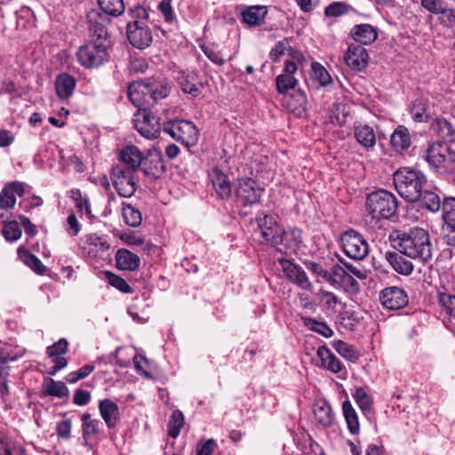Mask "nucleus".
I'll return each mask as SVG.
<instances>
[{
    "mask_svg": "<svg viewBox=\"0 0 455 455\" xmlns=\"http://www.w3.org/2000/svg\"><path fill=\"white\" fill-rule=\"evenodd\" d=\"M392 246L412 259L427 262L433 255V245L429 234L420 228H413L407 232L395 231L389 236Z\"/></svg>",
    "mask_w": 455,
    "mask_h": 455,
    "instance_id": "f257e3e1",
    "label": "nucleus"
},
{
    "mask_svg": "<svg viewBox=\"0 0 455 455\" xmlns=\"http://www.w3.org/2000/svg\"><path fill=\"white\" fill-rule=\"evenodd\" d=\"M394 184L397 193L408 202H418L420 191L425 188L427 179L419 171L410 168H400L393 175Z\"/></svg>",
    "mask_w": 455,
    "mask_h": 455,
    "instance_id": "f03ea898",
    "label": "nucleus"
},
{
    "mask_svg": "<svg viewBox=\"0 0 455 455\" xmlns=\"http://www.w3.org/2000/svg\"><path fill=\"white\" fill-rule=\"evenodd\" d=\"M422 157L440 174L447 175L455 172V151L446 143L429 144Z\"/></svg>",
    "mask_w": 455,
    "mask_h": 455,
    "instance_id": "7ed1b4c3",
    "label": "nucleus"
},
{
    "mask_svg": "<svg viewBox=\"0 0 455 455\" xmlns=\"http://www.w3.org/2000/svg\"><path fill=\"white\" fill-rule=\"evenodd\" d=\"M398 207L395 196L384 189L371 193L366 198V210L373 220H388Z\"/></svg>",
    "mask_w": 455,
    "mask_h": 455,
    "instance_id": "20e7f679",
    "label": "nucleus"
},
{
    "mask_svg": "<svg viewBox=\"0 0 455 455\" xmlns=\"http://www.w3.org/2000/svg\"><path fill=\"white\" fill-rule=\"evenodd\" d=\"M163 130L174 140L189 148L197 142V129L187 120H172L163 124Z\"/></svg>",
    "mask_w": 455,
    "mask_h": 455,
    "instance_id": "39448f33",
    "label": "nucleus"
},
{
    "mask_svg": "<svg viewBox=\"0 0 455 455\" xmlns=\"http://www.w3.org/2000/svg\"><path fill=\"white\" fill-rule=\"evenodd\" d=\"M108 49L100 42L91 41L78 49L77 60L86 68H98L108 60Z\"/></svg>",
    "mask_w": 455,
    "mask_h": 455,
    "instance_id": "423d86ee",
    "label": "nucleus"
},
{
    "mask_svg": "<svg viewBox=\"0 0 455 455\" xmlns=\"http://www.w3.org/2000/svg\"><path fill=\"white\" fill-rule=\"evenodd\" d=\"M135 173L125 169L124 165L116 164L112 167L110 179L118 195L122 197H131L137 190Z\"/></svg>",
    "mask_w": 455,
    "mask_h": 455,
    "instance_id": "0eeeda50",
    "label": "nucleus"
},
{
    "mask_svg": "<svg viewBox=\"0 0 455 455\" xmlns=\"http://www.w3.org/2000/svg\"><path fill=\"white\" fill-rule=\"evenodd\" d=\"M136 130L147 139H156L162 129L159 117L146 108H139L133 118Z\"/></svg>",
    "mask_w": 455,
    "mask_h": 455,
    "instance_id": "6e6552de",
    "label": "nucleus"
},
{
    "mask_svg": "<svg viewBox=\"0 0 455 455\" xmlns=\"http://www.w3.org/2000/svg\"><path fill=\"white\" fill-rule=\"evenodd\" d=\"M342 247L345 253L351 259L361 260L369 252L366 240L355 230L345 232L341 236Z\"/></svg>",
    "mask_w": 455,
    "mask_h": 455,
    "instance_id": "1a4fd4ad",
    "label": "nucleus"
},
{
    "mask_svg": "<svg viewBox=\"0 0 455 455\" xmlns=\"http://www.w3.org/2000/svg\"><path fill=\"white\" fill-rule=\"evenodd\" d=\"M88 29L94 43L100 42L106 47H110V40L107 29L108 18L97 10H91L87 13Z\"/></svg>",
    "mask_w": 455,
    "mask_h": 455,
    "instance_id": "9d476101",
    "label": "nucleus"
},
{
    "mask_svg": "<svg viewBox=\"0 0 455 455\" xmlns=\"http://www.w3.org/2000/svg\"><path fill=\"white\" fill-rule=\"evenodd\" d=\"M258 230L261 236L260 242L275 247L282 240L279 239L282 227L278 225L274 217L270 215L259 214L256 218Z\"/></svg>",
    "mask_w": 455,
    "mask_h": 455,
    "instance_id": "9b49d317",
    "label": "nucleus"
},
{
    "mask_svg": "<svg viewBox=\"0 0 455 455\" xmlns=\"http://www.w3.org/2000/svg\"><path fill=\"white\" fill-rule=\"evenodd\" d=\"M261 191L254 180H240L235 188L236 202L244 207L256 204L259 202Z\"/></svg>",
    "mask_w": 455,
    "mask_h": 455,
    "instance_id": "f8f14e48",
    "label": "nucleus"
},
{
    "mask_svg": "<svg viewBox=\"0 0 455 455\" xmlns=\"http://www.w3.org/2000/svg\"><path fill=\"white\" fill-rule=\"evenodd\" d=\"M129 42L138 49H145L152 43V34L144 21L134 20L127 24Z\"/></svg>",
    "mask_w": 455,
    "mask_h": 455,
    "instance_id": "ddd939ff",
    "label": "nucleus"
},
{
    "mask_svg": "<svg viewBox=\"0 0 455 455\" xmlns=\"http://www.w3.org/2000/svg\"><path fill=\"white\" fill-rule=\"evenodd\" d=\"M443 240L455 246V197H445L443 201Z\"/></svg>",
    "mask_w": 455,
    "mask_h": 455,
    "instance_id": "4468645a",
    "label": "nucleus"
},
{
    "mask_svg": "<svg viewBox=\"0 0 455 455\" xmlns=\"http://www.w3.org/2000/svg\"><path fill=\"white\" fill-rule=\"evenodd\" d=\"M379 299L384 307L392 310L403 308L409 302L407 293L396 286L384 289L380 292Z\"/></svg>",
    "mask_w": 455,
    "mask_h": 455,
    "instance_id": "2eb2a0df",
    "label": "nucleus"
},
{
    "mask_svg": "<svg viewBox=\"0 0 455 455\" xmlns=\"http://www.w3.org/2000/svg\"><path fill=\"white\" fill-rule=\"evenodd\" d=\"M344 60L352 70L362 71L368 66L369 54L361 44H352L348 46Z\"/></svg>",
    "mask_w": 455,
    "mask_h": 455,
    "instance_id": "dca6fc26",
    "label": "nucleus"
},
{
    "mask_svg": "<svg viewBox=\"0 0 455 455\" xmlns=\"http://www.w3.org/2000/svg\"><path fill=\"white\" fill-rule=\"evenodd\" d=\"M280 264L286 276L303 290L310 291L313 287L305 271L288 259H281Z\"/></svg>",
    "mask_w": 455,
    "mask_h": 455,
    "instance_id": "f3484780",
    "label": "nucleus"
},
{
    "mask_svg": "<svg viewBox=\"0 0 455 455\" xmlns=\"http://www.w3.org/2000/svg\"><path fill=\"white\" fill-rule=\"evenodd\" d=\"M145 157L140 148L134 145H128L119 152V160L125 169L136 172L142 165Z\"/></svg>",
    "mask_w": 455,
    "mask_h": 455,
    "instance_id": "a211bd4d",
    "label": "nucleus"
},
{
    "mask_svg": "<svg viewBox=\"0 0 455 455\" xmlns=\"http://www.w3.org/2000/svg\"><path fill=\"white\" fill-rule=\"evenodd\" d=\"M279 239L282 241L276 243L275 248L281 253L288 254L295 251L302 242L301 231L296 228L288 230L282 228Z\"/></svg>",
    "mask_w": 455,
    "mask_h": 455,
    "instance_id": "6ab92c4d",
    "label": "nucleus"
},
{
    "mask_svg": "<svg viewBox=\"0 0 455 455\" xmlns=\"http://www.w3.org/2000/svg\"><path fill=\"white\" fill-rule=\"evenodd\" d=\"M127 93L132 104L139 108L150 104L148 80L131 83Z\"/></svg>",
    "mask_w": 455,
    "mask_h": 455,
    "instance_id": "aec40b11",
    "label": "nucleus"
},
{
    "mask_svg": "<svg viewBox=\"0 0 455 455\" xmlns=\"http://www.w3.org/2000/svg\"><path fill=\"white\" fill-rule=\"evenodd\" d=\"M297 65L291 60L285 61L283 73L277 76L275 79L276 89L279 93H285L290 89H293L297 85V79L293 75L297 72Z\"/></svg>",
    "mask_w": 455,
    "mask_h": 455,
    "instance_id": "412c9836",
    "label": "nucleus"
},
{
    "mask_svg": "<svg viewBox=\"0 0 455 455\" xmlns=\"http://www.w3.org/2000/svg\"><path fill=\"white\" fill-rule=\"evenodd\" d=\"M209 179L217 195L221 199H228L232 195L230 182L228 177L218 168H213L209 172Z\"/></svg>",
    "mask_w": 455,
    "mask_h": 455,
    "instance_id": "4be33fe9",
    "label": "nucleus"
},
{
    "mask_svg": "<svg viewBox=\"0 0 455 455\" xmlns=\"http://www.w3.org/2000/svg\"><path fill=\"white\" fill-rule=\"evenodd\" d=\"M140 169L145 176L152 180L160 178L165 172V165L159 154L145 157Z\"/></svg>",
    "mask_w": 455,
    "mask_h": 455,
    "instance_id": "5701e85b",
    "label": "nucleus"
},
{
    "mask_svg": "<svg viewBox=\"0 0 455 455\" xmlns=\"http://www.w3.org/2000/svg\"><path fill=\"white\" fill-rule=\"evenodd\" d=\"M350 36L355 42L367 45L377 40L378 31L377 28L371 24H358L352 28Z\"/></svg>",
    "mask_w": 455,
    "mask_h": 455,
    "instance_id": "b1692460",
    "label": "nucleus"
},
{
    "mask_svg": "<svg viewBox=\"0 0 455 455\" xmlns=\"http://www.w3.org/2000/svg\"><path fill=\"white\" fill-rule=\"evenodd\" d=\"M99 410L108 427L110 429L114 428L117 424L120 415L118 405L109 399H103L99 403Z\"/></svg>",
    "mask_w": 455,
    "mask_h": 455,
    "instance_id": "393cba45",
    "label": "nucleus"
},
{
    "mask_svg": "<svg viewBox=\"0 0 455 455\" xmlns=\"http://www.w3.org/2000/svg\"><path fill=\"white\" fill-rule=\"evenodd\" d=\"M116 266L120 270L134 271L140 263V257L127 249H119L116 253Z\"/></svg>",
    "mask_w": 455,
    "mask_h": 455,
    "instance_id": "a878e982",
    "label": "nucleus"
},
{
    "mask_svg": "<svg viewBox=\"0 0 455 455\" xmlns=\"http://www.w3.org/2000/svg\"><path fill=\"white\" fill-rule=\"evenodd\" d=\"M354 137L364 148H373L376 145V134L373 128L368 124H358L354 127Z\"/></svg>",
    "mask_w": 455,
    "mask_h": 455,
    "instance_id": "bb28decb",
    "label": "nucleus"
},
{
    "mask_svg": "<svg viewBox=\"0 0 455 455\" xmlns=\"http://www.w3.org/2000/svg\"><path fill=\"white\" fill-rule=\"evenodd\" d=\"M403 255L400 252L387 251L385 258L395 272L403 275H409L412 273L414 266L410 260L405 259Z\"/></svg>",
    "mask_w": 455,
    "mask_h": 455,
    "instance_id": "cd10ccee",
    "label": "nucleus"
},
{
    "mask_svg": "<svg viewBox=\"0 0 455 455\" xmlns=\"http://www.w3.org/2000/svg\"><path fill=\"white\" fill-rule=\"evenodd\" d=\"M421 196L419 201L422 205L431 212H437L443 207V202L435 189H432L431 186L427 183L425 188L420 191Z\"/></svg>",
    "mask_w": 455,
    "mask_h": 455,
    "instance_id": "c85d7f7f",
    "label": "nucleus"
},
{
    "mask_svg": "<svg viewBox=\"0 0 455 455\" xmlns=\"http://www.w3.org/2000/svg\"><path fill=\"white\" fill-rule=\"evenodd\" d=\"M76 85V79L66 73L60 74L55 80V90L60 99L69 98Z\"/></svg>",
    "mask_w": 455,
    "mask_h": 455,
    "instance_id": "c756f323",
    "label": "nucleus"
},
{
    "mask_svg": "<svg viewBox=\"0 0 455 455\" xmlns=\"http://www.w3.org/2000/svg\"><path fill=\"white\" fill-rule=\"evenodd\" d=\"M149 100L156 102L157 100L166 98L172 89L167 80L148 79Z\"/></svg>",
    "mask_w": 455,
    "mask_h": 455,
    "instance_id": "7c9ffc66",
    "label": "nucleus"
},
{
    "mask_svg": "<svg viewBox=\"0 0 455 455\" xmlns=\"http://www.w3.org/2000/svg\"><path fill=\"white\" fill-rule=\"evenodd\" d=\"M390 143L396 151L408 149L411 144L409 130L405 126L399 125L392 133Z\"/></svg>",
    "mask_w": 455,
    "mask_h": 455,
    "instance_id": "2f4dec72",
    "label": "nucleus"
},
{
    "mask_svg": "<svg viewBox=\"0 0 455 455\" xmlns=\"http://www.w3.org/2000/svg\"><path fill=\"white\" fill-rule=\"evenodd\" d=\"M317 355L320 358L321 365L323 368L332 371L333 373H339L341 371V363L325 346L318 347Z\"/></svg>",
    "mask_w": 455,
    "mask_h": 455,
    "instance_id": "473e14b6",
    "label": "nucleus"
},
{
    "mask_svg": "<svg viewBox=\"0 0 455 455\" xmlns=\"http://www.w3.org/2000/svg\"><path fill=\"white\" fill-rule=\"evenodd\" d=\"M267 13V11L265 6H251L243 12V20L249 26H258L264 20Z\"/></svg>",
    "mask_w": 455,
    "mask_h": 455,
    "instance_id": "72a5a7b5",
    "label": "nucleus"
},
{
    "mask_svg": "<svg viewBox=\"0 0 455 455\" xmlns=\"http://www.w3.org/2000/svg\"><path fill=\"white\" fill-rule=\"evenodd\" d=\"M433 131L443 139L455 140V129L451 123L443 117L436 118L432 124Z\"/></svg>",
    "mask_w": 455,
    "mask_h": 455,
    "instance_id": "f704fd0d",
    "label": "nucleus"
},
{
    "mask_svg": "<svg viewBox=\"0 0 455 455\" xmlns=\"http://www.w3.org/2000/svg\"><path fill=\"white\" fill-rule=\"evenodd\" d=\"M82 419V430L83 438L87 441L92 436H94L100 432V421L96 419H92L90 413H84L81 417Z\"/></svg>",
    "mask_w": 455,
    "mask_h": 455,
    "instance_id": "c9c22d12",
    "label": "nucleus"
},
{
    "mask_svg": "<svg viewBox=\"0 0 455 455\" xmlns=\"http://www.w3.org/2000/svg\"><path fill=\"white\" fill-rule=\"evenodd\" d=\"M342 411L350 433L353 435L358 434L360 430L358 417L348 400L343 402Z\"/></svg>",
    "mask_w": 455,
    "mask_h": 455,
    "instance_id": "e433bc0d",
    "label": "nucleus"
},
{
    "mask_svg": "<svg viewBox=\"0 0 455 455\" xmlns=\"http://www.w3.org/2000/svg\"><path fill=\"white\" fill-rule=\"evenodd\" d=\"M44 393L59 398L68 397L69 395L68 388L63 382L56 381L51 378L44 383Z\"/></svg>",
    "mask_w": 455,
    "mask_h": 455,
    "instance_id": "4c0bfd02",
    "label": "nucleus"
},
{
    "mask_svg": "<svg viewBox=\"0 0 455 455\" xmlns=\"http://www.w3.org/2000/svg\"><path fill=\"white\" fill-rule=\"evenodd\" d=\"M18 255L20 259L31 269L37 274H43L45 271V267L41 260L34 254L29 252L28 250L19 248Z\"/></svg>",
    "mask_w": 455,
    "mask_h": 455,
    "instance_id": "58836bf2",
    "label": "nucleus"
},
{
    "mask_svg": "<svg viewBox=\"0 0 455 455\" xmlns=\"http://www.w3.org/2000/svg\"><path fill=\"white\" fill-rule=\"evenodd\" d=\"M122 214L127 225L136 228L141 224V212L130 204L123 203Z\"/></svg>",
    "mask_w": 455,
    "mask_h": 455,
    "instance_id": "ea45409f",
    "label": "nucleus"
},
{
    "mask_svg": "<svg viewBox=\"0 0 455 455\" xmlns=\"http://www.w3.org/2000/svg\"><path fill=\"white\" fill-rule=\"evenodd\" d=\"M98 4L105 14L119 16L124 12L123 0H98Z\"/></svg>",
    "mask_w": 455,
    "mask_h": 455,
    "instance_id": "a19ab883",
    "label": "nucleus"
},
{
    "mask_svg": "<svg viewBox=\"0 0 455 455\" xmlns=\"http://www.w3.org/2000/svg\"><path fill=\"white\" fill-rule=\"evenodd\" d=\"M314 415L315 419L323 427H329L332 423L333 417L331 408L327 404L315 405Z\"/></svg>",
    "mask_w": 455,
    "mask_h": 455,
    "instance_id": "79ce46f5",
    "label": "nucleus"
},
{
    "mask_svg": "<svg viewBox=\"0 0 455 455\" xmlns=\"http://www.w3.org/2000/svg\"><path fill=\"white\" fill-rule=\"evenodd\" d=\"M184 425V416L182 412L176 410L172 412L168 422V435L176 438L180 432V428Z\"/></svg>",
    "mask_w": 455,
    "mask_h": 455,
    "instance_id": "37998d69",
    "label": "nucleus"
},
{
    "mask_svg": "<svg viewBox=\"0 0 455 455\" xmlns=\"http://www.w3.org/2000/svg\"><path fill=\"white\" fill-rule=\"evenodd\" d=\"M0 455H28L26 450L14 442L7 439H0Z\"/></svg>",
    "mask_w": 455,
    "mask_h": 455,
    "instance_id": "c03bdc74",
    "label": "nucleus"
},
{
    "mask_svg": "<svg viewBox=\"0 0 455 455\" xmlns=\"http://www.w3.org/2000/svg\"><path fill=\"white\" fill-rule=\"evenodd\" d=\"M353 396L363 413H367L371 411L372 400L363 387H357Z\"/></svg>",
    "mask_w": 455,
    "mask_h": 455,
    "instance_id": "a18cd8bd",
    "label": "nucleus"
},
{
    "mask_svg": "<svg viewBox=\"0 0 455 455\" xmlns=\"http://www.w3.org/2000/svg\"><path fill=\"white\" fill-rule=\"evenodd\" d=\"M304 324L310 330L329 338L333 334L332 330L323 322H318L310 317L302 318Z\"/></svg>",
    "mask_w": 455,
    "mask_h": 455,
    "instance_id": "49530a36",
    "label": "nucleus"
},
{
    "mask_svg": "<svg viewBox=\"0 0 455 455\" xmlns=\"http://www.w3.org/2000/svg\"><path fill=\"white\" fill-rule=\"evenodd\" d=\"M179 83L184 92L196 96L197 76L196 74H182L179 78Z\"/></svg>",
    "mask_w": 455,
    "mask_h": 455,
    "instance_id": "de8ad7c7",
    "label": "nucleus"
},
{
    "mask_svg": "<svg viewBox=\"0 0 455 455\" xmlns=\"http://www.w3.org/2000/svg\"><path fill=\"white\" fill-rule=\"evenodd\" d=\"M334 275L337 277V286L339 287L348 289L354 288L358 284L356 280L340 265L339 266L338 272Z\"/></svg>",
    "mask_w": 455,
    "mask_h": 455,
    "instance_id": "09e8293b",
    "label": "nucleus"
},
{
    "mask_svg": "<svg viewBox=\"0 0 455 455\" xmlns=\"http://www.w3.org/2000/svg\"><path fill=\"white\" fill-rule=\"evenodd\" d=\"M312 78L317 80L323 86L329 85L332 79L328 71L319 63L312 64Z\"/></svg>",
    "mask_w": 455,
    "mask_h": 455,
    "instance_id": "8fccbe9b",
    "label": "nucleus"
},
{
    "mask_svg": "<svg viewBox=\"0 0 455 455\" xmlns=\"http://www.w3.org/2000/svg\"><path fill=\"white\" fill-rule=\"evenodd\" d=\"M2 234L7 241L18 240L21 235L19 223L15 220L5 223L2 228Z\"/></svg>",
    "mask_w": 455,
    "mask_h": 455,
    "instance_id": "3c124183",
    "label": "nucleus"
},
{
    "mask_svg": "<svg viewBox=\"0 0 455 455\" xmlns=\"http://www.w3.org/2000/svg\"><path fill=\"white\" fill-rule=\"evenodd\" d=\"M10 371L11 367L6 364L5 360L3 361V363L0 364V395L2 399H4L10 394L8 387Z\"/></svg>",
    "mask_w": 455,
    "mask_h": 455,
    "instance_id": "603ef678",
    "label": "nucleus"
},
{
    "mask_svg": "<svg viewBox=\"0 0 455 455\" xmlns=\"http://www.w3.org/2000/svg\"><path fill=\"white\" fill-rule=\"evenodd\" d=\"M334 347L337 352L348 361L353 362L358 358V354L353 347L344 341L338 340L335 342Z\"/></svg>",
    "mask_w": 455,
    "mask_h": 455,
    "instance_id": "864d4df0",
    "label": "nucleus"
},
{
    "mask_svg": "<svg viewBox=\"0 0 455 455\" xmlns=\"http://www.w3.org/2000/svg\"><path fill=\"white\" fill-rule=\"evenodd\" d=\"M438 301L446 314L451 317H455V295L439 293Z\"/></svg>",
    "mask_w": 455,
    "mask_h": 455,
    "instance_id": "5fc2aeb1",
    "label": "nucleus"
},
{
    "mask_svg": "<svg viewBox=\"0 0 455 455\" xmlns=\"http://www.w3.org/2000/svg\"><path fill=\"white\" fill-rule=\"evenodd\" d=\"M106 276L108 283L118 289L120 291L124 293H130L132 291V288L129 283L122 277L110 272H106Z\"/></svg>",
    "mask_w": 455,
    "mask_h": 455,
    "instance_id": "6e6d98bb",
    "label": "nucleus"
},
{
    "mask_svg": "<svg viewBox=\"0 0 455 455\" xmlns=\"http://www.w3.org/2000/svg\"><path fill=\"white\" fill-rule=\"evenodd\" d=\"M94 371V366L92 364H86L77 371L70 372L66 380L69 383H76L80 379L86 378Z\"/></svg>",
    "mask_w": 455,
    "mask_h": 455,
    "instance_id": "4d7b16f0",
    "label": "nucleus"
},
{
    "mask_svg": "<svg viewBox=\"0 0 455 455\" xmlns=\"http://www.w3.org/2000/svg\"><path fill=\"white\" fill-rule=\"evenodd\" d=\"M68 343L66 339H60L53 345L47 347V355L49 357L60 356L68 352Z\"/></svg>",
    "mask_w": 455,
    "mask_h": 455,
    "instance_id": "13d9d810",
    "label": "nucleus"
},
{
    "mask_svg": "<svg viewBox=\"0 0 455 455\" xmlns=\"http://www.w3.org/2000/svg\"><path fill=\"white\" fill-rule=\"evenodd\" d=\"M119 238L128 245H142L144 239L134 231L123 232Z\"/></svg>",
    "mask_w": 455,
    "mask_h": 455,
    "instance_id": "bf43d9fd",
    "label": "nucleus"
},
{
    "mask_svg": "<svg viewBox=\"0 0 455 455\" xmlns=\"http://www.w3.org/2000/svg\"><path fill=\"white\" fill-rule=\"evenodd\" d=\"M423 8L434 14L443 12L444 3L443 0H420Z\"/></svg>",
    "mask_w": 455,
    "mask_h": 455,
    "instance_id": "052dcab7",
    "label": "nucleus"
},
{
    "mask_svg": "<svg viewBox=\"0 0 455 455\" xmlns=\"http://www.w3.org/2000/svg\"><path fill=\"white\" fill-rule=\"evenodd\" d=\"M306 267L309 270L315 277L317 282H321V278L328 264H322L320 262L307 261L305 262Z\"/></svg>",
    "mask_w": 455,
    "mask_h": 455,
    "instance_id": "680f3d73",
    "label": "nucleus"
},
{
    "mask_svg": "<svg viewBox=\"0 0 455 455\" xmlns=\"http://www.w3.org/2000/svg\"><path fill=\"white\" fill-rule=\"evenodd\" d=\"M347 5L341 2H335L325 8L324 13L328 17H338L347 12Z\"/></svg>",
    "mask_w": 455,
    "mask_h": 455,
    "instance_id": "e2e57ef3",
    "label": "nucleus"
},
{
    "mask_svg": "<svg viewBox=\"0 0 455 455\" xmlns=\"http://www.w3.org/2000/svg\"><path fill=\"white\" fill-rule=\"evenodd\" d=\"M339 264L335 263L332 265H328L326 269L324 270L321 281H325L332 286H337V277L334 275L339 269Z\"/></svg>",
    "mask_w": 455,
    "mask_h": 455,
    "instance_id": "0e129e2a",
    "label": "nucleus"
},
{
    "mask_svg": "<svg viewBox=\"0 0 455 455\" xmlns=\"http://www.w3.org/2000/svg\"><path fill=\"white\" fill-rule=\"evenodd\" d=\"M16 204V196L8 192V189H3L0 194V208L8 210Z\"/></svg>",
    "mask_w": 455,
    "mask_h": 455,
    "instance_id": "69168bd1",
    "label": "nucleus"
},
{
    "mask_svg": "<svg viewBox=\"0 0 455 455\" xmlns=\"http://www.w3.org/2000/svg\"><path fill=\"white\" fill-rule=\"evenodd\" d=\"M71 426L72 422L70 419H64L57 424L56 431L59 437L63 439H69L71 436Z\"/></svg>",
    "mask_w": 455,
    "mask_h": 455,
    "instance_id": "338daca9",
    "label": "nucleus"
},
{
    "mask_svg": "<svg viewBox=\"0 0 455 455\" xmlns=\"http://www.w3.org/2000/svg\"><path fill=\"white\" fill-rule=\"evenodd\" d=\"M287 40L279 41L275 47L270 51L269 57L270 59L276 62L279 60L280 57L284 54L287 50Z\"/></svg>",
    "mask_w": 455,
    "mask_h": 455,
    "instance_id": "774afa93",
    "label": "nucleus"
}]
</instances>
